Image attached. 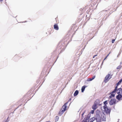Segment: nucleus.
<instances>
[{
    "label": "nucleus",
    "mask_w": 122,
    "mask_h": 122,
    "mask_svg": "<svg viewBox=\"0 0 122 122\" xmlns=\"http://www.w3.org/2000/svg\"><path fill=\"white\" fill-rule=\"evenodd\" d=\"M119 85H117V84H116V86L115 87V89L114 90L111 92V93H115L116 91H118L117 87Z\"/></svg>",
    "instance_id": "8"
},
{
    "label": "nucleus",
    "mask_w": 122,
    "mask_h": 122,
    "mask_svg": "<svg viewBox=\"0 0 122 122\" xmlns=\"http://www.w3.org/2000/svg\"><path fill=\"white\" fill-rule=\"evenodd\" d=\"M59 119V117L58 116H56L55 118L56 121V122Z\"/></svg>",
    "instance_id": "22"
},
{
    "label": "nucleus",
    "mask_w": 122,
    "mask_h": 122,
    "mask_svg": "<svg viewBox=\"0 0 122 122\" xmlns=\"http://www.w3.org/2000/svg\"><path fill=\"white\" fill-rule=\"evenodd\" d=\"M100 111L98 110L96 111L95 115L94 117L96 120L97 122H101V118L100 117Z\"/></svg>",
    "instance_id": "1"
},
{
    "label": "nucleus",
    "mask_w": 122,
    "mask_h": 122,
    "mask_svg": "<svg viewBox=\"0 0 122 122\" xmlns=\"http://www.w3.org/2000/svg\"><path fill=\"white\" fill-rule=\"evenodd\" d=\"M117 94H118V95H121V93L120 92H119V91L118 92H117Z\"/></svg>",
    "instance_id": "27"
},
{
    "label": "nucleus",
    "mask_w": 122,
    "mask_h": 122,
    "mask_svg": "<svg viewBox=\"0 0 122 122\" xmlns=\"http://www.w3.org/2000/svg\"><path fill=\"white\" fill-rule=\"evenodd\" d=\"M91 39H92V38Z\"/></svg>",
    "instance_id": "41"
},
{
    "label": "nucleus",
    "mask_w": 122,
    "mask_h": 122,
    "mask_svg": "<svg viewBox=\"0 0 122 122\" xmlns=\"http://www.w3.org/2000/svg\"><path fill=\"white\" fill-rule=\"evenodd\" d=\"M3 0H0V2L2 1Z\"/></svg>",
    "instance_id": "36"
},
{
    "label": "nucleus",
    "mask_w": 122,
    "mask_h": 122,
    "mask_svg": "<svg viewBox=\"0 0 122 122\" xmlns=\"http://www.w3.org/2000/svg\"><path fill=\"white\" fill-rule=\"evenodd\" d=\"M103 61H102V63H103Z\"/></svg>",
    "instance_id": "42"
},
{
    "label": "nucleus",
    "mask_w": 122,
    "mask_h": 122,
    "mask_svg": "<svg viewBox=\"0 0 122 122\" xmlns=\"http://www.w3.org/2000/svg\"><path fill=\"white\" fill-rule=\"evenodd\" d=\"M100 103L99 100L98 99H97L94 102V103L96 104L97 105H100V104H99Z\"/></svg>",
    "instance_id": "11"
},
{
    "label": "nucleus",
    "mask_w": 122,
    "mask_h": 122,
    "mask_svg": "<svg viewBox=\"0 0 122 122\" xmlns=\"http://www.w3.org/2000/svg\"><path fill=\"white\" fill-rule=\"evenodd\" d=\"M111 53V52H110L107 55V57H108V56L109 55V54L110 53Z\"/></svg>",
    "instance_id": "35"
},
{
    "label": "nucleus",
    "mask_w": 122,
    "mask_h": 122,
    "mask_svg": "<svg viewBox=\"0 0 122 122\" xmlns=\"http://www.w3.org/2000/svg\"><path fill=\"white\" fill-rule=\"evenodd\" d=\"M95 120V118L94 117L90 119L89 121H88L89 122V121L90 122H93Z\"/></svg>",
    "instance_id": "17"
},
{
    "label": "nucleus",
    "mask_w": 122,
    "mask_h": 122,
    "mask_svg": "<svg viewBox=\"0 0 122 122\" xmlns=\"http://www.w3.org/2000/svg\"><path fill=\"white\" fill-rule=\"evenodd\" d=\"M112 43H113L114 42V41H115V40L114 39H112Z\"/></svg>",
    "instance_id": "28"
},
{
    "label": "nucleus",
    "mask_w": 122,
    "mask_h": 122,
    "mask_svg": "<svg viewBox=\"0 0 122 122\" xmlns=\"http://www.w3.org/2000/svg\"><path fill=\"white\" fill-rule=\"evenodd\" d=\"M54 28L55 29L57 30L59 29V27L57 24H55L54 25Z\"/></svg>",
    "instance_id": "10"
},
{
    "label": "nucleus",
    "mask_w": 122,
    "mask_h": 122,
    "mask_svg": "<svg viewBox=\"0 0 122 122\" xmlns=\"http://www.w3.org/2000/svg\"><path fill=\"white\" fill-rule=\"evenodd\" d=\"M107 56H106L105 58H104V60H103V61L105 60L107 57Z\"/></svg>",
    "instance_id": "32"
},
{
    "label": "nucleus",
    "mask_w": 122,
    "mask_h": 122,
    "mask_svg": "<svg viewBox=\"0 0 122 122\" xmlns=\"http://www.w3.org/2000/svg\"><path fill=\"white\" fill-rule=\"evenodd\" d=\"M122 97V95H118L116 96V98L118 100L120 101Z\"/></svg>",
    "instance_id": "9"
},
{
    "label": "nucleus",
    "mask_w": 122,
    "mask_h": 122,
    "mask_svg": "<svg viewBox=\"0 0 122 122\" xmlns=\"http://www.w3.org/2000/svg\"><path fill=\"white\" fill-rule=\"evenodd\" d=\"M100 115L101 120L102 121H105L106 118L105 115L103 112L101 113Z\"/></svg>",
    "instance_id": "4"
},
{
    "label": "nucleus",
    "mask_w": 122,
    "mask_h": 122,
    "mask_svg": "<svg viewBox=\"0 0 122 122\" xmlns=\"http://www.w3.org/2000/svg\"><path fill=\"white\" fill-rule=\"evenodd\" d=\"M120 64L121 65L122 64V62H121L120 63Z\"/></svg>",
    "instance_id": "38"
},
{
    "label": "nucleus",
    "mask_w": 122,
    "mask_h": 122,
    "mask_svg": "<svg viewBox=\"0 0 122 122\" xmlns=\"http://www.w3.org/2000/svg\"><path fill=\"white\" fill-rule=\"evenodd\" d=\"M94 110H91L90 113L91 114V113L93 114L94 112Z\"/></svg>",
    "instance_id": "24"
},
{
    "label": "nucleus",
    "mask_w": 122,
    "mask_h": 122,
    "mask_svg": "<svg viewBox=\"0 0 122 122\" xmlns=\"http://www.w3.org/2000/svg\"><path fill=\"white\" fill-rule=\"evenodd\" d=\"M68 102H66L62 106L61 110H60L59 113V115L60 116H61L63 113L66 110L67 107V105Z\"/></svg>",
    "instance_id": "2"
},
{
    "label": "nucleus",
    "mask_w": 122,
    "mask_h": 122,
    "mask_svg": "<svg viewBox=\"0 0 122 122\" xmlns=\"http://www.w3.org/2000/svg\"><path fill=\"white\" fill-rule=\"evenodd\" d=\"M113 93H111V92L110 93L111 95L109 96V98H111L112 97H115V94H112Z\"/></svg>",
    "instance_id": "18"
},
{
    "label": "nucleus",
    "mask_w": 122,
    "mask_h": 122,
    "mask_svg": "<svg viewBox=\"0 0 122 122\" xmlns=\"http://www.w3.org/2000/svg\"><path fill=\"white\" fill-rule=\"evenodd\" d=\"M116 99L115 98L111 99L109 102V104L110 105H112L114 104H115L116 103Z\"/></svg>",
    "instance_id": "6"
},
{
    "label": "nucleus",
    "mask_w": 122,
    "mask_h": 122,
    "mask_svg": "<svg viewBox=\"0 0 122 122\" xmlns=\"http://www.w3.org/2000/svg\"><path fill=\"white\" fill-rule=\"evenodd\" d=\"M118 91H119L120 92L121 94L122 93V88H118Z\"/></svg>",
    "instance_id": "21"
},
{
    "label": "nucleus",
    "mask_w": 122,
    "mask_h": 122,
    "mask_svg": "<svg viewBox=\"0 0 122 122\" xmlns=\"http://www.w3.org/2000/svg\"><path fill=\"white\" fill-rule=\"evenodd\" d=\"M107 100H106L103 102V104L104 105L103 106V107H107Z\"/></svg>",
    "instance_id": "15"
},
{
    "label": "nucleus",
    "mask_w": 122,
    "mask_h": 122,
    "mask_svg": "<svg viewBox=\"0 0 122 122\" xmlns=\"http://www.w3.org/2000/svg\"><path fill=\"white\" fill-rule=\"evenodd\" d=\"M85 120H83L81 122H88V121H85Z\"/></svg>",
    "instance_id": "31"
},
{
    "label": "nucleus",
    "mask_w": 122,
    "mask_h": 122,
    "mask_svg": "<svg viewBox=\"0 0 122 122\" xmlns=\"http://www.w3.org/2000/svg\"><path fill=\"white\" fill-rule=\"evenodd\" d=\"M122 81V78L117 83V85H119Z\"/></svg>",
    "instance_id": "19"
},
{
    "label": "nucleus",
    "mask_w": 122,
    "mask_h": 122,
    "mask_svg": "<svg viewBox=\"0 0 122 122\" xmlns=\"http://www.w3.org/2000/svg\"><path fill=\"white\" fill-rule=\"evenodd\" d=\"M91 114H90V113H89L88 114V115L87 116L88 117H89V118H90V117H91Z\"/></svg>",
    "instance_id": "25"
},
{
    "label": "nucleus",
    "mask_w": 122,
    "mask_h": 122,
    "mask_svg": "<svg viewBox=\"0 0 122 122\" xmlns=\"http://www.w3.org/2000/svg\"><path fill=\"white\" fill-rule=\"evenodd\" d=\"M71 98H70L69 99V100H68V102H69V101H71Z\"/></svg>",
    "instance_id": "34"
},
{
    "label": "nucleus",
    "mask_w": 122,
    "mask_h": 122,
    "mask_svg": "<svg viewBox=\"0 0 122 122\" xmlns=\"http://www.w3.org/2000/svg\"><path fill=\"white\" fill-rule=\"evenodd\" d=\"M97 56V55H94L93 56V58H94V57L96 56Z\"/></svg>",
    "instance_id": "33"
},
{
    "label": "nucleus",
    "mask_w": 122,
    "mask_h": 122,
    "mask_svg": "<svg viewBox=\"0 0 122 122\" xmlns=\"http://www.w3.org/2000/svg\"><path fill=\"white\" fill-rule=\"evenodd\" d=\"M89 118L88 116H87L84 118L83 120H85V121H87V120H88Z\"/></svg>",
    "instance_id": "20"
},
{
    "label": "nucleus",
    "mask_w": 122,
    "mask_h": 122,
    "mask_svg": "<svg viewBox=\"0 0 122 122\" xmlns=\"http://www.w3.org/2000/svg\"><path fill=\"white\" fill-rule=\"evenodd\" d=\"M87 86L85 85H84L83 86H82L81 89V92H83L84 91L85 88Z\"/></svg>",
    "instance_id": "14"
},
{
    "label": "nucleus",
    "mask_w": 122,
    "mask_h": 122,
    "mask_svg": "<svg viewBox=\"0 0 122 122\" xmlns=\"http://www.w3.org/2000/svg\"><path fill=\"white\" fill-rule=\"evenodd\" d=\"M85 111L83 113H82V117H83V115L85 113Z\"/></svg>",
    "instance_id": "29"
},
{
    "label": "nucleus",
    "mask_w": 122,
    "mask_h": 122,
    "mask_svg": "<svg viewBox=\"0 0 122 122\" xmlns=\"http://www.w3.org/2000/svg\"><path fill=\"white\" fill-rule=\"evenodd\" d=\"M110 75L109 74H108V75H106L104 80V81L105 82H106V81L108 80V79L109 80L112 78L111 76L110 77Z\"/></svg>",
    "instance_id": "7"
},
{
    "label": "nucleus",
    "mask_w": 122,
    "mask_h": 122,
    "mask_svg": "<svg viewBox=\"0 0 122 122\" xmlns=\"http://www.w3.org/2000/svg\"><path fill=\"white\" fill-rule=\"evenodd\" d=\"M83 50V49H82L81 50V54H80V55H81V54L82 52V50ZM80 53H79V54H77V55H80Z\"/></svg>",
    "instance_id": "26"
},
{
    "label": "nucleus",
    "mask_w": 122,
    "mask_h": 122,
    "mask_svg": "<svg viewBox=\"0 0 122 122\" xmlns=\"http://www.w3.org/2000/svg\"><path fill=\"white\" fill-rule=\"evenodd\" d=\"M26 22V21H25V22Z\"/></svg>",
    "instance_id": "40"
},
{
    "label": "nucleus",
    "mask_w": 122,
    "mask_h": 122,
    "mask_svg": "<svg viewBox=\"0 0 122 122\" xmlns=\"http://www.w3.org/2000/svg\"><path fill=\"white\" fill-rule=\"evenodd\" d=\"M95 76H94L92 77V78H89L87 79V81H91L93 80L95 78Z\"/></svg>",
    "instance_id": "13"
},
{
    "label": "nucleus",
    "mask_w": 122,
    "mask_h": 122,
    "mask_svg": "<svg viewBox=\"0 0 122 122\" xmlns=\"http://www.w3.org/2000/svg\"><path fill=\"white\" fill-rule=\"evenodd\" d=\"M79 93V91L77 90H76L74 93V96L75 97Z\"/></svg>",
    "instance_id": "16"
},
{
    "label": "nucleus",
    "mask_w": 122,
    "mask_h": 122,
    "mask_svg": "<svg viewBox=\"0 0 122 122\" xmlns=\"http://www.w3.org/2000/svg\"><path fill=\"white\" fill-rule=\"evenodd\" d=\"M97 105H96V104L94 103L92 106V109L94 110H96L97 107Z\"/></svg>",
    "instance_id": "12"
},
{
    "label": "nucleus",
    "mask_w": 122,
    "mask_h": 122,
    "mask_svg": "<svg viewBox=\"0 0 122 122\" xmlns=\"http://www.w3.org/2000/svg\"><path fill=\"white\" fill-rule=\"evenodd\" d=\"M121 66L120 65L118 66L117 68V69H118L121 68Z\"/></svg>",
    "instance_id": "23"
},
{
    "label": "nucleus",
    "mask_w": 122,
    "mask_h": 122,
    "mask_svg": "<svg viewBox=\"0 0 122 122\" xmlns=\"http://www.w3.org/2000/svg\"><path fill=\"white\" fill-rule=\"evenodd\" d=\"M58 47L59 49H61V50L60 51V53H61L62 52V51L64 50L65 49L66 46L64 43L60 42L58 45Z\"/></svg>",
    "instance_id": "3"
},
{
    "label": "nucleus",
    "mask_w": 122,
    "mask_h": 122,
    "mask_svg": "<svg viewBox=\"0 0 122 122\" xmlns=\"http://www.w3.org/2000/svg\"><path fill=\"white\" fill-rule=\"evenodd\" d=\"M104 111L107 114H109L110 115V113L111 111V109L110 108H108L107 107H103Z\"/></svg>",
    "instance_id": "5"
},
{
    "label": "nucleus",
    "mask_w": 122,
    "mask_h": 122,
    "mask_svg": "<svg viewBox=\"0 0 122 122\" xmlns=\"http://www.w3.org/2000/svg\"><path fill=\"white\" fill-rule=\"evenodd\" d=\"M50 122V121H46V122Z\"/></svg>",
    "instance_id": "37"
},
{
    "label": "nucleus",
    "mask_w": 122,
    "mask_h": 122,
    "mask_svg": "<svg viewBox=\"0 0 122 122\" xmlns=\"http://www.w3.org/2000/svg\"><path fill=\"white\" fill-rule=\"evenodd\" d=\"M85 111L83 113H82V117H83V115L85 113Z\"/></svg>",
    "instance_id": "30"
},
{
    "label": "nucleus",
    "mask_w": 122,
    "mask_h": 122,
    "mask_svg": "<svg viewBox=\"0 0 122 122\" xmlns=\"http://www.w3.org/2000/svg\"><path fill=\"white\" fill-rule=\"evenodd\" d=\"M83 117H82V118H83Z\"/></svg>",
    "instance_id": "39"
}]
</instances>
